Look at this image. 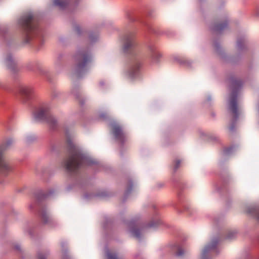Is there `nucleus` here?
Returning <instances> with one entry per match:
<instances>
[{"instance_id":"1","label":"nucleus","mask_w":259,"mask_h":259,"mask_svg":"<svg viewBox=\"0 0 259 259\" xmlns=\"http://www.w3.org/2000/svg\"><path fill=\"white\" fill-rule=\"evenodd\" d=\"M33 14L29 12L23 14L18 20L19 24L25 29L26 33L22 42V47H27V45L30 43L31 38L40 33V29L33 22Z\"/></svg>"},{"instance_id":"2","label":"nucleus","mask_w":259,"mask_h":259,"mask_svg":"<svg viewBox=\"0 0 259 259\" xmlns=\"http://www.w3.org/2000/svg\"><path fill=\"white\" fill-rule=\"evenodd\" d=\"M118 40L123 46V49H135L143 47L133 33L120 35ZM144 47L147 49H154L156 47L152 42H146Z\"/></svg>"},{"instance_id":"3","label":"nucleus","mask_w":259,"mask_h":259,"mask_svg":"<svg viewBox=\"0 0 259 259\" xmlns=\"http://www.w3.org/2000/svg\"><path fill=\"white\" fill-rule=\"evenodd\" d=\"M87 162V158L80 154H74L65 162V167L69 170H74L83 163Z\"/></svg>"},{"instance_id":"4","label":"nucleus","mask_w":259,"mask_h":259,"mask_svg":"<svg viewBox=\"0 0 259 259\" xmlns=\"http://www.w3.org/2000/svg\"><path fill=\"white\" fill-rule=\"evenodd\" d=\"M228 25L229 20L228 19H225L222 21L211 24L209 28L212 33L218 35L222 34L225 30L227 29Z\"/></svg>"},{"instance_id":"5","label":"nucleus","mask_w":259,"mask_h":259,"mask_svg":"<svg viewBox=\"0 0 259 259\" xmlns=\"http://www.w3.org/2000/svg\"><path fill=\"white\" fill-rule=\"evenodd\" d=\"M236 45L237 49H250L255 47V42L244 35L237 38Z\"/></svg>"},{"instance_id":"6","label":"nucleus","mask_w":259,"mask_h":259,"mask_svg":"<svg viewBox=\"0 0 259 259\" xmlns=\"http://www.w3.org/2000/svg\"><path fill=\"white\" fill-rule=\"evenodd\" d=\"M78 43V40L70 36H61L58 39V44L61 47H75Z\"/></svg>"},{"instance_id":"7","label":"nucleus","mask_w":259,"mask_h":259,"mask_svg":"<svg viewBox=\"0 0 259 259\" xmlns=\"http://www.w3.org/2000/svg\"><path fill=\"white\" fill-rule=\"evenodd\" d=\"M12 167L6 160L2 149H0V174L6 175L11 171Z\"/></svg>"},{"instance_id":"8","label":"nucleus","mask_w":259,"mask_h":259,"mask_svg":"<svg viewBox=\"0 0 259 259\" xmlns=\"http://www.w3.org/2000/svg\"><path fill=\"white\" fill-rule=\"evenodd\" d=\"M18 93L22 99L25 100L32 95L33 89L30 86L21 85L18 89Z\"/></svg>"},{"instance_id":"9","label":"nucleus","mask_w":259,"mask_h":259,"mask_svg":"<svg viewBox=\"0 0 259 259\" xmlns=\"http://www.w3.org/2000/svg\"><path fill=\"white\" fill-rule=\"evenodd\" d=\"M48 109L46 107H39L36 109L33 113V117L36 120H41L47 115Z\"/></svg>"},{"instance_id":"10","label":"nucleus","mask_w":259,"mask_h":259,"mask_svg":"<svg viewBox=\"0 0 259 259\" xmlns=\"http://www.w3.org/2000/svg\"><path fill=\"white\" fill-rule=\"evenodd\" d=\"M70 0H53V5L57 7L60 10L65 9L69 4Z\"/></svg>"},{"instance_id":"11","label":"nucleus","mask_w":259,"mask_h":259,"mask_svg":"<svg viewBox=\"0 0 259 259\" xmlns=\"http://www.w3.org/2000/svg\"><path fill=\"white\" fill-rule=\"evenodd\" d=\"M230 108L231 110L233 113L234 114L236 113L237 107L235 98L234 96H232L230 100Z\"/></svg>"},{"instance_id":"12","label":"nucleus","mask_w":259,"mask_h":259,"mask_svg":"<svg viewBox=\"0 0 259 259\" xmlns=\"http://www.w3.org/2000/svg\"><path fill=\"white\" fill-rule=\"evenodd\" d=\"M89 38L91 42L94 43L99 40L100 38L99 33L98 32H92L90 33Z\"/></svg>"},{"instance_id":"13","label":"nucleus","mask_w":259,"mask_h":259,"mask_svg":"<svg viewBox=\"0 0 259 259\" xmlns=\"http://www.w3.org/2000/svg\"><path fill=\"white\" fill-rule=\"evenodd\" d=\"M113 131L115 136L117 139H119L123 136V133L121 131L120 127L117 126H113Z\"/></svg>"},{"instance_id":"14","label":"nucleus","mask_w":259,"mask_h":259,"mask_svg":"<svg viewBox=\"0 0 259 259\" xmlns=\"http://www.w3.org/2000/svg\"><path fill=\"white\" fill-rule=\"evenodd\" d=\"M73 31L78 36H81L83 32V30L79 25H74L73 27Z\"/></svg>"},{"instance_id":"15","label":"nucleus","mask_w":259,"mask_h":259,"mask_svg":"<svg viewBox=\"0 0 259 259\" xmlns=\"http://www.w3.org/2000/svg\"><path fill=\"white\" fill-rule=\"evenodd\" d=\"M214 247V244H212V245H209L207 246H206L204 249H203V252H202V254H203V255H204L205 254V253L209 249H211L213 248Z\"/></svg>"},{"instance_id":"16","label":"nucleus","mask_w":259,"mask_h":259,"mask_svg":"<svg viewBox=\"0 0 259 259\" xmlns=\"http://www.w3.org/2000/svg\"><path fill=\"white\" fill-rule=\"evenodd\" d=\"M213 46L214 48V49H220L221 48V45L219 41L218 40H214L213 42Z\"/></svg>"},{"instance_id":"17","label":"nucleus","mask_w":259,"mask_h":259,"mask_svg":"<svg viewBox=\"0 0 259 259\" xmlns=\"http://www.w3.org/2000/svg\"><path fill=\"white\" fill-rule=\"evenodd\" d=\"M14 142V140L12 139H8L5 144L6 147H8L10 146L11 144H13Z\"/></svg>"},{"instance_id":"18","label":"nucleus","mask_w":259,"mask_h":259,"mask_svg":"<svg viewBox=\"0 0 259 259\" xmlns=\"http://www.w3.org/2000/svg\"><path fill=\"white\" fill-rule=\"evenodd\" d=\"M132 234L135 237L138 238L139 237V231L138 230L132 231Z\"/></svg>"},{"instance_id":"19","label":"nucleus","mask_w":259,"mask_h":259,"mask_svg":"<svg viewBox=\"0 0 259 259\" xmlns=\"http://www.w3.org/2000/svg\"><path fill=\"white\" fill-rule=\"evenodd\" d=\"M107 257L108 259H114L115 257L114 255H111L110 253L107 254Z\"/></svg>"},{"instance_id":"20","label":"nucleus","mask_w":259,"mask_h":259,"mask_svg":"<svg viewBox=\"0 0 259 259\" xmlns=\"http://www.w3.org/2000/svg\"><path fill=\"white\" fill-rule=\"evenodd\" d=\"M88 58L87 57H84L83 58V61L84 62H87L88 61Z\"/></svg>"},{"instance_id":"21","label":"nucleus","mask_w":259,"mask_h":259,"mask_svg":"<svg viewBox=\"0 0 259 259\" xmlns=\"http://www.w3.org/2000/svg\"><path fill=\"white\" fill-rule=\"evenodd\" d=\"M255 15L259 18V10H257L255 13Z\"/></svg>"},{"instance_id":"22","label":"nucleus","mask_w":259,"mask_h":259,"mask_svg":"<svg viewBox=\"0 0 259 259\" xmlns=\"http://www.w3.org/2000/svg\"><path fill=\"white\" fill-rule=\"evenodd\" d=\"M182 252L181 250H180L178 251V255H182Z\"/></svg>"}]
</instances>
